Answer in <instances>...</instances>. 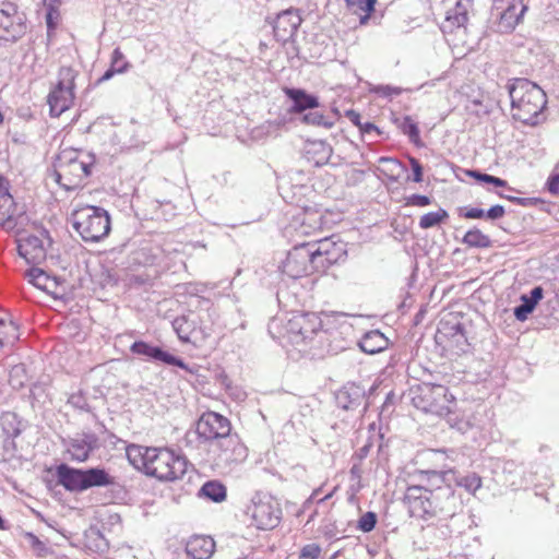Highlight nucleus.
<instances>
[{"mask_svg": "<svg viewBox=\"0 0 559 559\" xmlns=\"http://www.w3.org/2000/svg\"><path fill=\"white\" fill-rule=\"evenodd\" d=\"M346 255L342 241L333 237L305 242L292 248L284 263L283 272L292 278H302L325 272Z\"/></svg>", "mask_w": 559, "mask_h": 559, "instance_id": "nucleus-1", "label": "nucleus"}, {"mask_svg": "<svg viewBox=\"0 0 559 559\" xmlns=\"http://www.w3.org/2000/svg\"><path fill=\"white\" fill-rule=\"evenodd\" d=\"M126 454L134 468L164 483L182 479L190 466L182 453L168 447L130 444L126 449Z\"/></svg>", "mask_w": 559, "mask_h": 559, "instance_id": "nucleus-2", "label": "nucleus"}, {"mask_svg": "<svg viewBox=\"0 0 559 559\" xmlns=\"http://www.w3.org/2000/svg\"><path fill=\"white\" fill-rule=\"evenodd\" d=\"M511 115L526 126H538L546 121L547 95L535 83L516 79L509 88Z\"/></svg>", "mask_w": 559, "mask_h": 559, "instance_id": "nucleus-3", "label": "nucleus"}, {"mask_svg": "<svg viewBox=\"0 0 559 559\" xmlns=\"http://www.w3.org/2000/svg\"><path fill=\"white\" fill-rule=\"evenodd\" d=\"M95 162V155L87 151L63 148L55 167L56 181L68 191L80 188L91 175Z\"/></svg>", "mask_w": 559, "mask_h": 559, "instance_id": "nucleus-4", "label": "nucleus"}, {"mask_svg": "<svg viewBox=\"0 0 559 559\" xmlns=\"http://www.w3.org/2000/svg\"><path fill=\"white\" fill-rule=\"evenodd\" d=\"M424 480H426L425 485H409L406 488L403 502L411 516L426 520L436 514V507L431 499V488H440L438 483H441L443 477L438 472H425L423 473Z\"/></svg>", "mask_w": 559, "mask_h": 559, "instance_id": "nucleus-5", "label": "nucleus"}, {"mask_svg": "<svg viewBox=\"0 0 559 559\" xmlns=\"http://www.w3.org/2000/svg\"><path fill=\"white\" fill-rule=\"evenodd\" d=\"M412 401L417 409L438 417H447L454 412L456 406L455 396L449 388L435 383L418 385Z\"/></svg>", "mask_w": 559, "mask_h": 559, "instance_id": "nucleus-6", "label": "nucleus"}, {"mask_svg": "<svg viewBox=\"0 0 559 559\" xmlns=\"http://www.w3.org/2000/svg\"><path fill=\"white\" fill-rule=\"evenodd\" d=\"M72 225L85 241H99L110 231V217L107 211L85 205L72 213Z\"/></svg>", "mask_w": 559, "mask_h": 559, "instance_id": "nucleus-7", "label": "nucleus"}, {"mask_svg": "<svg viewBox=\"0 0 559 559\" xmlns=\"http://www.w3.org/2000/svg\"><path fill=\"white\" fill-rule=\"evenodd\" d=\"M78 76L79 71L73 67L63 66L58 70L56 83L47 96L50 116L59 117L74 105Z\"/></svg>", "mask_w": 559, "mask_h": 559, "instance_id": "nucleus-8", "label": "nucleus"}, {"mask_svg": "<svg viewBox=\"0 0 559 559\" xmlns=\"http://www.w3.org/2000/svg\"><path fill=\"white\" fill-rule=\"evenodd\" d=\"M246 514L257 530L271 531L280 525L283 511L275 497L270 493L257 492L247 506Z\"/></svg>", "mask_w": 559, "mask_h": 559, "instance_id": "nucleus-9", "label": "nucleus"}, {"mask_svg": "<svg viewBox=\"0 0 559 559\" xmlns=\"http://www.w3.org/2000/svg\"><path fill=\"white\" fill-rule=\"evenodd\" d=\"M334 322V316L325 312H298L287 321V333L295 340L312 338L320 331H329Z\"/></svg>", "mask_w": 559, "mask_h": 559, "instance_id": "nucleus-10", "label": "nucleus"}, {"mask_svg": "<svg viewBox=\"0 0 559 559\" xmlns=\"http://www.w3.org/2000/svg\"><path fill=\"white\" fill-rule=\"evenodd\" d=\"M26 17L16 4L0 3V40L15 41L26 33Z\"/></svg>", "mask_w": 559, "mask_h": 559, "instance_id": "nucleus-11", "label": "nucleus"}, {"mask_svg": "<svg viewBox=\"0 0 559 559\" xmlns=\"http://www.w3.org/2000/svg\"><path fill=\"white\" fill-rule=\"evenodd\" d=\"M173 325L180 341L193 346H202L211 336V329L203 325L201 318L194 314L180 316Z\"/></svg>", "mask_w": 559, "mask_h": 559, "instance_id": "nucleus-12", "label": "nucleus"}, {"mask_svg": "<svg viewBox=\"0 0 559 559\" xmlns=\"http://www.w3.org/2000/svg\"><path fill=\"white\" fill-rule=\"evenodd\" d=\"M199 438L205 441H218L231 431L230 420L213 411L204 412L197 421Z\"/></svg>", "mask_w": 559, "mask_h": 559, "instance_id": "nucleus-13", "label": "nucleus"}, {"mask_svg": "<svg viewBox=\"0 0 559 559\" xmlns=\"http://www.w3.org/2000/svg\"><path fill=\"white\" fill-rule=\"evenodd\" d=\"M17 252L28 264H39L46 259L43 240L35 235L20 233L16 239Z\"/></svg>", "mask_w": 559, "mask_h": 559, "instance_id": "nucleus-14", "label": "nucleus"}, {"mask_svg": "<svg viewBox=\"0 0 559 559\" xmlns=\"http://www.w3.org/2000/svg\"><path fill=\"white\" fill-rule=\"evenodd\" d=\"M248 456V449L237 435H227L218 440L217 457L225 464L243 462Z\"/></svg>", "mask_w": 559, "mask_h": 559, "instance_id": "nucleus-15", "label": "nucleus"}, {"mask_svg": "<svg viewBox=\"0 0 559 559\" xmlns=\"http://www.w3.org/2000/svg\"><path fill=\"white\" fill-rule=\"evenodd\" d=\"M302 22L296 10L289 9L280 13L274 22L273 32L275 38L285 44L292 39Z\"/></svg>", "mask_w": 559, "mask_h": 559, "instance_id": "nucleus-16", "label": "nucleus"}, {"mask_svg": "<svg viewBox=\"0 0 559 559\" xmlns=\"http://www.w3.org/2000/svg\"><path fill=\"white\" fill-rule=\"evenodd\" d=\"M130 350L135 355L145 356L155 360H159L167 365L177 366L182 369L187 368L182 359L177 358L174 355L163 350L162 348L152 346L143 341L134 342L131 345Z\"/></svg>", "mask_w": 559, "mask_h": 559, "instance_id": "nucleus-17", "label": "nucleus"}, {"mask_svg": "<svg viewBox=\"0 0 559 559\" xmlns=\"http://www.w3.org/2000/svg\"><path fill=\"white\" fill-rule=\"evenodd\" d=\"M527 5L524 0H511L500 14L498 27L502 33L512 32L522 21Z\"/></svg>", "mask_w": 559, "mask_h": 559, "instance_id": "nucleus-18", "label": "nucleus"}, {"mask_svg": "<svg viewBox=\"0 0 559 559\" xmlns=\"http://www.w3.org/2000/svg\"><path fill=\"white\" fill-rule=\"evenodd\" d=\"M25 277L29 284L49 295L59 296L61 294V283L57 280V277H51L41 269H29L25 273Z\"/></svg>", "mask_w": 559, "mask_h": 559, "instance_id": "nucleus-19", "label": "nucleus"}, {"mask_svg": "<svg viewBox=\"0 0 559 559\" xmlns=\"http://www.w3.org/2000/svg\"><path fill=\"white\" fill-rule=\"evenodd\" d=\"M58 483L69 491H84V473L82 469H76L68 466L67 464H60L56 469Z\"/></svg>", "mask_w": 559, "mask_h": 559, "instance_id": "nucleus-20", "label": "nucleus"}, {"mask_svg": "<svg viewBox=\"0 0 559 559\" xmlns=\"http://www.w3.org/2000/svg\"><path fill=\"white\" fill-rule=\"evenodd\" d=\"M284 93L294 103L289 109L290 114H302L307 109H314L319 106L318 98L304 90L285 88Z\"/></svg>", "mask_w": 559, "mask_h": 559, "instance_id": "nucleus-21", "label": "nucleus"}, {"mask_svg": "<svg viewBox=\"0 0 559 559\" xmlns=\"http://www.w3.org/2000/svg\"><path fill=\"white\" fill-rule=\"evenodd\" d=\"M215 551V542L210 536H193L187 544V552L193 559H209Z\"/></svg>", "mask_w": 559, "mask_h": 559, "instance_id": "nucleus-22", "label": "nucleus"}, {"mask_svg": "<svg viewBox=\"0 0 559 559\" xmlns=\"http://www.w3.org/2000/svg\"><path fill=\"white\" fill-rule=\"evenodd\" d=\"M19 213V207L8 190L0 191V225L12 227Z\"/></svg>", "mask_w": 559, "mask_h": 559, "instance_id": "nucleus-23", "label": "nucleus"}, {"mask_svg": "<svg viewBox=\"0 0 559 559\" xmlns=\"http://www.w3.org/2000/svg\"><path fill=\"white\" fill-rule=\"evenodd\" d=\"M17 338L19 326L10 314L0 312V348L13 345Z\"/></svg>", "mask_w": 559, "mask_h": 559, "instance_id": "nucleus-24", "label": "nucleus"}, {"mask_svg": "<svg viewBox=\"0 0 559 559\" xmlns=\"http://www.w3.org/2000/svg\"><path fill=\"white\" fill-rule=\"evenodd\" d=\"M389 341L380 331L366 333L359 342V347L367 354H377L388 347Z\"/></svg>", "mask_w": 559, "mask_h": 559, "instance_id": "nucleus-25", "label": "nucleus"}, {"mask_svg": "<svg viewBox=\"0 0 559 559\" xmlns=\"http://www.w3.org/2000/svg\"><path fill=\"white\" fill-rule=\"evenodd\" d=\"M348 11L359 17L360 25H366L376 10L377 0H345Z\"/></svg>", "mask_w": 559, "mask_h": 559, "instance_id": "nucleus-26", "label": "nucleus"}, {"mask_svg": "<svg viewBox=\"0 0 559 559\" xmlns=\"http://www.w3.org/2000/svg\"><path fill=\"white\" fill-rule=\"evenodd\" d=\"M83 473L85 490L91 487L112 486L116 484V477L103 468H90L83 471Z\"/></svg>", "mask_w": 559, "mask_h": 559, "instance_id": "nucleus-27", "label": "nucleus"}, {"mask_svg": "<svg viewBox=\"0 0 559 559\" xmlns=\"http://www.w3.org/2000/svg\"><path fill=\"white\" fill-rule=\"evenodd\" d=\"M44 5L47 9L46 24L47 35L51 37L58 28L61 21V0H43Z\"/></svg>", "mask_w": 559, "mask_h": 559, "instance_id": "nucleus-28", "label": "nucleus"}, {"mask_svg": "<svg viewBox=\"0 0 559 559\" xmlns=\"http://www.w3.org/2000/svg\"><path fill=\"white\" fill-rule=\"evenodd\" d=\"M543 298V288L537 286L531 290L530 296L523 295V304L515 308L514 314L519 320L526 319L527 313H531L539 300Z\"/></svg>", "mask_w": 559, "mask_h": 559, "instance_id": "nucleus-29", "label": "nucleus"}, {"mask_svg": "<svg viewBox=\"0 0 559 559\" xmlns=\"http://www.w3.org/2000/svg\"><path fill=\"white\" fill-rule=\"evenodd\" d=\"M462 242L468 248L487 249L490 248L492 241L488 235L479 228L468 229L462 238Z\"/></svg>", "mask_w": 559, "mask_h": 559, "instance_id": "nucleus-30", "label": "nucleus"}, {"mask_svg": "<svg viewBox=\"0 0 559 559\" xmlns=\"http://www.w3.org/2000/svg\"><path fill=\"white\" fill-rule=\"evenodd\" d=\"M301 122L329 130L335 126L336 119H332L320 111H309L302 116Z\"/></svg>", "mask_w": 559, "mask_h": 559, "instance_id": "nucleus-31", "label": "nucleus"}, {"mask_svg": "<svg viewBox=\"0 0 559 559\" xmlns=\"http://www.w3.org/2000/svg\"><path fill=\"white\" fill-rule=\"evenodd\" d=\"M331 148L323 142L312 143L307 151L308 159L316 166L325 164L329 160Z\"/></svg>", "mask_w": 559, "mask_h": 559, "instance_id": "nucleus-32", "label": "nucleus"}, {"mask_svg": "<svg viewBox=\"0 0 559 559\" xmlns=\"http://www.w3.org/2000/svg\"><path fill=\"white\" fill-rule=\"evenodd\" d=\"M91 447L82 440H73L67 450L70 459L76 462H85L91 454Z\"/></svg>", "mask_w": 559, "mask_h": 559, "instance_id": "nucleus-33", "label": "nucleus"}, {"mask_svg": "<svg viewBox=\"0 0 559 559\" xmlns=\"http://www.w3.org/2000/svg\"><path fill=\"white\" fill-rule=\"evenodd\" d=\"M202 492L205 497L215 502L224 501L227 496L226 487L222 483L215 480L205 483L202 487Z\"/></svg>", "mask_w": 559, "mask_h": 559, "instance_id": "nucleus-34", "label": "nucleus"}, {"mask_svg": "<svg viewBox=\"0 0 559 559\" xmlns=\"http://www.w3.org/2000/svg\"><path fill=\"white\" fill-rule=\"evenodd\" d=\"M402 132L408 136L409 141L414 143L416 146H423V141L420 139V132L417 123L413 120L412 117L406 116L403 118L401 126Z\"/></svg>", "mask_w": 559, "mask_h": 559, "instance_id": "nucleus-35", "label": "nucleus"}, {"mask_svg": "<svg viewBox=\"0 0 559 559\" xmlns=\"http://www.w3.org/2000/svg\"><path fill=\"white\" fill-rule=\"evenodd\" d=\"M448 217L449 214L443 209H439L436 212H428L420 217L419 227L423 229L432 228L443 223Z\"/></svg>", "mask_w": 559, "mask_h": 559, "instance_id": "nucleus-36", "label": "nucleus"}, {"mask_svg": "<svg viewBox=\"0 0 559 559\" xmlns=\"http://www.w3.org/2000/svg\"><path fill=\"white\" fill-rule=\"evenodd\" d=\"M456 484L468 492L475 493L481 487V478L476 473H469L459 478Z\"/></svg>", "mask_w": 559, "mask_h": 559, "instance_id": "nucleus-37", "label": "nucleus"}, {"mask_svg": "<svg viewBox=\"0 0 559 559\" xmlns=\"http://www.w3.org/2000/svg\"><path fill=\"white\" fill-rule=\"evenodd\" d=\"M466 175L471 178H474L478 181H483L486 183H491L496 187H507L508 182L503 179H500L498 177L488 175V174H481L477 170H467Z\"/></svg>", "mask_w": 559, "mask_h": 559, "instance_id": "nucleus-38", "label": "nucleus"}, {"mask_svg": "<svg viewBox=\"0 0 559 559\" xmlns=\"http://www.w3.org/2000/svg\"><path fill=\"white\" fill-rule=\"evenodd\" d=\"M377 524V514L374 512L368 511L364 513L358 522H357V528L364 533L371 532Z\"/></svg>", "mask_w": 559, "mask_h": 559, "instance_id": "nucleus-39", "label": "nucleus"}, {"mask_svg": "<svg viewBox=\"0 0 559 559\" xmlns=\"http://www.w3.org/2000/svg\"><path fill=\"white\" fill-rule=\"evenodd\" d=\"M321 555V548L317 544L304 546L299 554V559H318Z\"/></svg>", "mask_w": 559, "mask_h": 559, "instance_id": "nucleus-40", "label": "nucleus"}, {"mask_svg": "<svg viewBox=\"0 0 559 559\" xmlns=\"http://www.w3.org/2000/svg\"><path fill=\"white\" fill-rule=\"evenodd\" d=\"M431 203V200L427 195L412 194L405 199L406 206H418L424 207Z\"/></svg>", "mask_w": 559, "mask_h": 559, "instance_id": "nucleus-41", "label": "nucleus"}, {"mask_svg": "<svg viewBox=\"0 0 559 559\" xmlns=\"http://www.w3.org/2000/svg\"><path fill=\"white\" fill-rule=\"evenodd\" d=\"M459 215L466 219H481L485 217V211L478 207L460 209Z\"/></svg>", "mask_w": 559, "mask_h": 559, "instance_id": "nucleus-42", "label": "nucleus"}, {"mask_svg": "<svg viewBox=\"0 0 559 559\" xmlns=\"http://www.w3.org/2000/svg\"><path fill=\"white\" fill-rule=\"evenodd\" d=\"M409 165L413 170V181L414 182H421L423 181V166L420 165L419 160L415 157H408Z\"/></svg>", "mask_w": 559, "mask_h": 559, "instance_id": "nucleus-43", "label": "nucleus"}, {"mask_svg": "<svg viewBox=\"0 0 559 559\" xmlns=\"http://www.w3.org/2000/svg\"><path fill=\"white\" fill-rule=\"evenodd\" d=\"M548 191L554 195H559V173L551 174L546 182Z\"/></svg>", "mask_w": 559, "mask_h": 559, "instance_id": "nucleus-44", "label": "nucleus"}, {"mask_svg": "<svg viewBox=\"0 0 559 559\" xmlns=\"http://www.w3.org/2000/svg\"><path fill=\"white\" fill-rule=\"evenodd\" d=\"M506 211L502 205H493L487 212H485V216L489 219H498L504 215Z\"/></svg>", "mask_w": 559, "mask_h": 559, "instance_id": "nucleus-45", "label": "nucleus"}, {"mask_svg": "<svg viewBox=\"0 0 559 559\" xmlns=\"http://www.w3.org/2000/svg\"><path fill=\"white\" fill-rule=\"evenodd\" d=\"M345 116L350 120V122L356 126L357 128L360 127V124L362 123L361 122V117H360V114L357 112L356 110L354 109H348L345 111Z\"/></svg>", "mask_w": 559, "mask_h": 559, "instance_id": "nucleus-46", "label": "nucleus"}, {"mask_svg": "<svg viewBox=\"0 0 559 559\" xmlns=\"http://www.w3.org/2000/svg\"><path fill=\"white\" fill-rule=\"evenodd\" d=\"M358 129L362 134L378 130L377 126L372 122H362Z\"/></svg>", "mask_w": 559, "mask_h": 559, "instance_id": "nucleus-47", "label": "nucleus"}, {"mask_svg": "<svg viewBox=\"0 0 559 559\" xmlns=\"http://www.w3.org/2000/svg\"><path fill=\"white\" fill-rule=\"evenodd\" d=\"M26 537L31 540V543L33 545H39L41 544L40 540L38 539V537L36 535H34L33 533H27L26 534Z\"/></svg>", "mask_w": 559, "mask_h": 559, "instance_id": "nucleus-48", "label": "nucleus"}, {"mask_svg": "<svg viewBox=\"0 0 559 559\" xmlns=\"http://www.w3.org/2000/svg\"><path fill=\"white\" fill-rule=\"evenodd\" d=\"M337 490V486L334 487V489L330 492V493H326V496H324L322 499H320L318 502H324L326 500H329L330 498L333 497V495L335 493V491Z\"/></svg>", "mask_w": 559, "mask_h": 559, "instance_id": "nucleus-49", "label": "nucleus"}, {"mask_svg": "<svg viewBox=\"0 0 559 559\" xmlns=\"http://www.w3.org/2000/svg\"><path fill=\"white\" fill-rule=\"evenodd\" d=\"M511 200L516 202L518 204H521V205H527V203H528L527 199L513 198Z\"/></svg>", "mask_w": 559, "mask_h": 559, "instance_id": "nucleus-50", "label": "nucleus"}, {"mask_svg": "<svg viewBox=\"0 0 559 559\" xmlns=\"http://www.w3.org/2000/svg\"><path fill=\"white\" fill-rule=\"evenodd\" d=\"M114 75V71L112 70H108L105 72V74L102 76L100 81H106L108 79H110L111 76Z\"/></svg>", "mask_w": 559, "mask_h": 559, "instance_id": "nucleus-51", "label": "nucleus"}, {"mask_svg": "<svg viewBox=\"0 0 559 559\" xmlns=\"http://www.w3.org/2000/svg\"><path fill=\"white\" fill-rule=\"evenodd\" d=\"M5 188H3V178L0 176V191H3Z\"/></svg>", "mask_w": 559, "mask_h": 559, "instance_id": "nucleus-52", "label": "nucleus"}, {"mask_svg": "<svg viewBox=\"0 0 559 559\" xmlns=\"http://www.w3.org/2000/svg\"><path fill=\"white\" fill-rule=\"evenodd\" d=\"M4 528V522L2 520V518L0 516V530H3Z\"/></svg>", "mask_w": 559, "mask_h": 559, "instance_id": "nucleus-53", "label": "nucleus"}, {"mask_svg": "<svg viewBox=\"0 0 559 559\" xmlns=\"http://www.w3.org/2000/svg\"><path fill=\"white\" fill-rule=\"evenodd\" d=\"M333 112L335 114L336 118L340 117V111L337 109H334Z\"/></svg>", "mask_w": 559, "mask_h": 559, "instance_id": "nucleus-54", "label": "nucleus"}, {"mask_svg": "<svg viewBox=\"0 0 559 559\" xmlns=\"http://www.w3.org/2000/svg\"><path fill=\"white\" fill-rule=\"evenodd\" d=\"M318 492H319V489L314 490L312 496H317Z\"/></svg>", "mask_w": 559, "mask_h": 559, "instance_id": "nucleus-55", "label": "nucleus"}]
</instances>
